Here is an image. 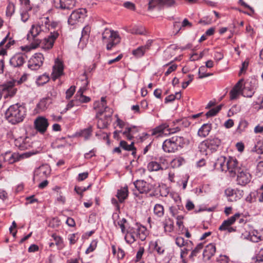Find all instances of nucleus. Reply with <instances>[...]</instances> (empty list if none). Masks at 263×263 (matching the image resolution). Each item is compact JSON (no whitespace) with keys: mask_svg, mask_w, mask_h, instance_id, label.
<instances>
[{"mask_svg":"<svg viewBox=\"0 0 263 263\" xmlns=\"http://www.w3.org/2000/svg\"><path fill=\"white\" fill-rule=\"evenodd\" d=\"M227 159L223 156H219L215 160L214 163V167L215 169L223 172L226 171L227 166Z\"/></svg>","mask_w":263,"mask_h":263,"instance_id":"aec40b11","label":"nucleus"},{"mask_svg":"<svg viewBox=\"0 0 263 263\" xmlns=\"http://www.w3.org/2000/svg\"><path fill=\"white\" fill-rule=\"evenodd\" d=\"M120 147L125 151H132L133 155H135L136 153L134 142H131L130 144H128L125 141L121 140L120 142Z\"/></svg>","mask_w":263,"mask_h":263,"instance_id":"393cba45","label":"nucleus"},{"mask_svg":"<svg viewBox=\"0 0 263 263\" xmlns=\"http://www.w3.org/2000/svg\"><path fill=\"white\" fill-rule=\"evenodd\" d=\"M75 90V86H71L66 92V98L69 99L73 96Z\"/></svg>","mask_w":263,"mask_h":263,"instance_id":"603ef678","label":"nucleus"},{"mask_svg":"<svg viewBox=\"0 0 263 263\" xmlns=\"http://www.w3.org/2000/svg\"><path fill=\"white\" fill-rule=\"evenodd\" d=\"M224 125V126L227 128H231L234 125V121L232 119H228L225 122Z\"/></svg>","mask_w":263,"mask_h":263,"instance_id":"774afa93","label":"nucleus"},{"mask_svg":"<svg viewBox=\"0 0 263 263\" xmlns=\"http://www.w3.org/2000/svg\"><path fill=\"white\" fill-rule=\"evenodd\" d=\"M49 81V77L46 74H43L42 76H40L38 79L37 82L39 84H43L46 83Z\"/></svg>","mask_w":263,"mask_h":263,"instance_id":"5fc2aeb1","label":"nucleus"},{"mask_svg":"<svg viewBox=\"0 0 263 263\" xmlns=\"http://www.w3.org/2000/svg\"><path fill=\"white\" fill-rule=\"evenodd\" d=\"M127 223V220L125 218H122L120 220L117 222L118 226L121 229V232L123 234H125L126 232V228L127 227L126 223Z\"/></svg>","mask_w":263,"mask_h":263,"instance_id":"ea45409f","label":"nucleus"},{"mask_svg":"<svg viewBox=\"0 0 263 263\" xmlns=\"http://www.w3.org/2000/svg\"><path fill=\"white\" fill-rule=\"evenodd\" d=\"M154 245V250L156 251H157V252L158 254H161L163 253V252L164 251V248H162L161 246H159L157 241H155Z\"/></svg>","mask_w":263,"mask_h":263,"instance_id":"6e6d98bb","label":"nucleus"},{"mask_svg":"<svg viewBox=\"0 0 263 263\" xmlns=\"http://www.w3.org/2000/svg\"><path fill=\"white\" fill-rule=\"evenodd\" d=\"M147 46H142L139 47L137 49L133 50L132 51L133 54L137 58H140L142 57L146 51Z\"/></svg>","mask_w":263,"mask_h":263,"instance_id":"c756f323","label":"nucleus"},{"mask_svg":"<svg viewBox=\"0 0 263 263\" xmlns=\"http://www.w3.org/2000/svg\"><path fill=\"white\" fill-rule=\"evenodd\" d=\"M154 213L158 217H162L164 215L163 206L160 204H156L154 208Z\"/></svg>","mask_w":263,"mask_h":263,"instance_id":"72a5a7b5","label":"nucleus"},{"mask_svg":"<svg viewBox=\"0 0 263 263\" xmlns=\"http://www.w3.org/2000/svg\"><path fill=\"white\" fill-rule=\"evenodd\" d=\"M240 110V107L237 105L233 106L229 110L228 116H232L235 114H236Z\"/></svg>","mask_w":263,"mask_h":263,"instance_id":"c03bdc74","label":"nucleus"},{"mask_svg":"<svg viewBox=\"0 0 263 263\" xmlns=\"http://www.w3.org/2000/svg\"><path fill=\"white\" fill-rule=\"evenodd\" d=\"M87 85L88 82H87L85 85L83 87H81L77 91L75 97L77 101H79L81 103H87L90 101V99L89 97L83 95L84 91L86 89Z\"/></svg>","mask_w":263,"mask_h":263,"instance_id":"6ab92c4d","label":"nucleus"},{"mask_svg":"<svg viewBox=\"0 0 263 263\" xmlns=\"http://www.w3.org/2000/svg\"><path fill=\"white\" fill-rule=\"evenodd\" d=\"M163 0H149L148 10L152 11L157 6H162Z\"/></svg>","mask_w":263,"mask_h":263,"instance_id":"2f4dec72","label":"nucleus"},{"mask_svg":"<svg viewBox=\"0 0 263 263\" xmlns=\"http://www.w3.org/2000/svg\"><path fill=\"white\" fill-rule=\"evenodd\" d=\"M69 240L70 244H74L76 242L78 238H76L75 234H72L69 235Z\"/></svg>","mask_w":263,"mask_h":263,"instance_id":"0e129e2a","label":"nucleus"},{"mask_svg":"<svg viewBox=\"0 0 263 263\" xmlns=\"http://www.w3.org/2000/svg\"><path fill=\"white\" fill-rule=\"evenodd\" d=\"M140 231L141 227L137 223L134 224L133 226H129L126 229L124 236L126 242L129 244L133 243L138 236L142 240H144L145 237L140 236Z\"/></svg>","mask_w":263,"mask_h":263,"instance_id":"39448f33","label":"nucleus"},{"mask_svg":"<svg viewBox=\"0 0 263 263\" xmlns=\"http://www.w3.org/2000/svg\"><path fill=\"white\" fill-rule=\"evenodd\" d=\"M128 196L127 186L121 188L118 190L117 197L120 202H122Z\"/></svg>","mask_w":263,"mask_h":263,"instance_id":"c85d7f7f","label":"nucleus"},{"mask_svg":"<svg viewBox=\"0 0 263 263\" xmlns=\"http://www.w3.org/2000/svg\"><path fill=\"white\" fill-rule=\"evenodd\" d=\"M97 243H98V242H97V241L96 240H92L91 241V242L90 243L89 247L86 250L85 253L86 254H88V253H89L90 252H93L95 250L96 247H97Z\"/></svg>","mask_w":263,"mask_h":263,"instance_id":"49530a36","label":"nucleus"},{"mask_svg":"<svg viewBox=\"0 0 263 263\" xmlns=\"http://www.w3.org/2000/svg\"><path fill=\"white\" fill-rule=\"evenodd\" d=\"M102 41L106 44V49L111 50L118 45L121 41V38L118 32L106 28L102 34Z\"/></svg>","mask_w":263,"mask_h":263,"instance_id":"f03ea898","label":"nucleus"},{"mask_svg":"<svg viewBox=\"0 0 263 263\" xmlns=\"http://www.w3.org/2000/svg\"><path fill=\"white\" fill-rule=\"evenodd\" d=\"M225 172H228L230 175L234 177L237 172L240 171L238 166V162L237 159L234 157H229L227 161V166Z\"/></svg>","mask_w":263,"mask_h":263,"instance_id":"9d476101","label":"nucleus"},{"mask_svg":"<svg viewBox=\"0 0 263 263\" xmlns=\"http://www.w3.org/2000/svg\"><path fill=\"white\" fill-rule=\"evenodd\" d=\"M241 91L233 87L230 92L231 100H234L237 98Z\"/></svg>","mask_w":263,"mask_h":263,"instance_id":"8fccbe9b","label":"nucleus"},{"mask_svg":"<svg viewBox=\"0 0 263 263\" xmlns=\"http://www.w3.org/2000/svg\"><path fill=\"white\" fill-rule=\"evenodd\" d=\"M29 17V14L27 11L23 12L21 13V19L23 22H26Z\"/></svg>","mask_w":263,"mask_h":263,"instance_id":"69168bd1","label":"nucleus"},{"mask_svg":"<svg viewBox=\"0 0 263 263\" xmlns=\"http://www.w3.org/2000/svg\"><path fill=\"white\" fill-rule=\"evenodd\" d=\"M204 69H205V67H204V66H201L199 68V71H198L199 75V78L202 79L203 78L207 77L213 75L212 73H210L202 72V70H203Z\"/></svg>","mask_w":263,"mask_h":263,"instance_id":"3c124183","label":"nucleus"},{"mask_svg":"<svg viewBox=\"0 0 263 263\" xmlns=\"http://www.w3.org/2000/svg\"><path fill=\"white\" fill-rule=\"evenodd\" d=\"M74 0H53V6L61 10H70L75 6Z\"/></svg>","mask_w":263,"mask_h":263,"instance_id":"f8f14e48","label":"nucleus"},{"mask_svg":"<svg viewBox=\"0 0 263 263\" xmlns=\"http://www.w3.org/2000/svg\"><path fill=\"white\" fill-rule=\"evenodd\" d=\"M254 149L258 154H263V140L257 142L254 146Z\"/></svg>","mask_w":263,"mask_h":263,"instance_id":"37998d69","label":"nucleus"},{"mask_svg":"<svg viewBox=\"0 0 263 263\" xmlns=\"http://www.w3.org/2000/svg\"><path fill=\"white\" fill-rule=\"evenodd\" d=\"M113 110L105 107L104 111H100L96 115V118H98L97 123V127L100 129H104L107 127L108 125L111 122V115Z\"/></svg>","mask_w":263,"mask_h":263,"instance_id":"20e7f679","label":"nucleus"},{"mask_svg":"<svg viewBox=\"0 0 263 263\" xmlns=\"http://www.w3.org/2000/svg\"><path fill=\"white\" fill-rule=\"evenodd\" d=\"M176 244L179 247H182L185 245L189 247V245H192V242L190 241L189 242L185 241L184 239L182 237H177L176 239Z\"/></svg>","mask_w":263,"mask_h":263,"instance_id":"e433bc0d","label":"nucleus"},{"mask_svg":"<svg viewBox=\"0 0 263 263\" xmlns=\"http://www.w3.org/2000/svg\"><path fill=\"white\" fill-rule=\"evenodd\" d=\"M222 105L217 106L215 108L211 109L206 113L207 117H212L215 116L221 109Z\"/></svg>","mask_w":263,"mask_h":263,"instance_id":"4c0bfd02","label":"nucleus"},{"mask_svg":"<svg viewBox=\"0 0 263 263\" xmlns=\"http://www.w3.org/2000/svg\"><path fill=\"white\" fill-rule=\"evenodd\" d=\"M44 60L42 53H35L28 61V67L32 70H37L43 65Z\"/></svg>","mask_w":263,"mask_h":263,"instance_id":"1a4fd4ad","label":"nucleus"},{"mask_svg":"<svg viewBox=\"0 0 263 263\" xmlns=\"http://www.w3.org/2000/svg\"><path fill=\"white\" fill-rule=\"evenodd\" d=\"M216 252V247L213 243H210L207 245L204 249L203 252V256L204 258L206 259H210L213 256Z\"/></svg>","mask_w":263,"mask_h":263,"instance_id":"5701e85b","label":"nucleus"},{"mask_svg":"<svg viewBox=\"0 0 263 263\" xmlns=\"http://www.w3.org/2000/svg\"><path fill=\"white\" fill-rule=\"evenodd\" d=\"M185 143L182 137L175 136L165 140L162 145L163 151L166 153H174Z\"/></svg>","mask_w":263,"mask_h":263,"instance_id":"7ed1b4c3","label":"nucleus"},{"mask_svg":"<svg viewBox=\"0 0 263 263\" xmlns=\"http://www.w3.org/2000/svg\"><path fill=\"white\" fill-rule=\"evenodd\" d=\"M147 168L148 171H157L160 170H162L160 164L156 161H152L148 164Z\"/></svg>","mask_w":263,"mask_h":263,"instance_id":"473e14b6","label":"nucleus"},{"mask_svg":"<svg viewBox=\"0 0 263 263\" xmlns=\"http://www.w3.org/2000/svg\"><path fill=\"white\" fill-rule=\"evenodd\" d=\"M15 11V6L12 3H9L7 9L6 14L7 16H11Z\"/></svg>","mask_w":263,"mask_h":263,"instance_id":"a19ab883","label":"nucleus"},{"mask_svg":"<svg viewBox=\"0 0 263 263\" xmlns=\"http://www.w3.org/2000/svg\"><path fill=\"white\" fill-rule=\"evenodd\" d=\"M221 144V140L217 138H209L200 143L199 148L202 152H205L208 149L215 151Z\"/></svg>","mask_w":263,"mask_h":263,"instance_id":"0eeeda50","label":"nucleus"},{"mask_svg":"<svg viewBox=\"0 0 263 263\" xmlns=\"http://www.w3.org/2000/svg\"><path fill=\"white\" fill-rule=\"evenodd\" d=\"M88 174L87 172L79 174L78 180L80 181H83L88 177Z\"/></svg>","mask_w":263,"mask_h":263,"instance_id":"e2e57ef3","label":"nucleus"},{"mask_svg":"<svg viewBox=\"0 0 263 263\" xmlns=\"http://www.w3.org/2000/svg\"><path fill=\"white\" fill-rule=\"evenodd\" d=\"M29 140L30 139L28 137H26L25 139L21 138L17 140L16 144L17 145L18 143H19L18 146L22 150L28 149L31 146Z\"/></svg>","mask_w":263,"mask_h":263,"instance_id":"bb28decb","label":"nucleus"},{"mask_svg":"<svg viewBox=\"0 0 263 263\" xmlns=\"http://www.w3.org/2000/svg\"><path fill=\"white\" fill-rule=\"evenodd\" d=\"M248 65H249V62L247 61V60L245 61L242 63V66H241L240 71L239 72V76H240L241 74H242V73H244L245 72L246 70L248 68Z\"/></svg>","mask_w":263,"mask_h":263,"instance_id":"4d7b16f0","label":"nucleus"},{"mask_svg":"<svg viewBox=\"0 0 263 263\" xmlns=\"http://www.w3.org/2000/svg\"><path fill=\"white\" fill-rule=\"evenodd\" d=\"M180 130V128L177 126L174 128L169 127L167 123H163L152 130V135L156 137H162L163 135H167L176 133Z\"/></svg>","mask_w":263,"mask_h":263,"instance_id":"423d86ee","label":"nucleus"},{"mask_svg":"<svg viewBox=\"0 0 263 263\" xmlns=\"http://www.w3.org/2000/svg\"><path fill=\"white\" fill-rule=\"evenodd\" d=\"M123 6L128 9H130L131 10H135V5L130 2H125L123 4Z\"/></svg>","mask_w":263,"mask_h":263,"instance_id":"13d9d810","label":"nucleus"},{"mask_svg":"<svg viewBox=\"0 0 263 263\" xmlns=\"http://www.w3.org/2000/svg\"><path fill=\"white\" fill-rule=\"evenodd\" d=\"M59 35V34L57 31H51L50 35L48 37H45L42 42H40L42 47L47 50L52 48L54 41Z\"/></svg>","mask_w":263,"mask_h":263,"instance_id":"4468645a","label":"nucleus"},{"mask_svg":"<svg viewBox=\"0 0 263 263\" xmlns=\"http://www.w3.org/2000/svg\"><path fill=\"white\" fill-rule=\"evenodd\" d=\"M248 237L251 241L258 242L263 240V231L253 230L249 233Z\"/></svg>","mask_w":263,"mask_h":263,"instance_id":"4be33fe9","label":"nucleus"},{"mask_svg":"<svg viewBox=\"0 0 263 263\" xmlns=\"http://www.w3.org/2000/svg\"><path fill=\"white\" fill-rule=\"evenodd\" d=\"M92 132V127L89 126L87 128H85L83 130H82L80 133V136L84 138L85 140L88 139L90 136L91 135V133Z\"/></svg>","mask_w":263,"mask_h":263,"instance_id":"f704fd0d","label":"nucleus"},{"mask_svg":"<svg viewBox=\"0 0 263 263\" xmlns=\"http://www.w3.org/2000/svg\"><path fill=\"white\" fill-rule=\"evenodd\" d=\"M48 99H43L40 101V102L37 104V107L39 109H40L42 111L45 110L48 106Z\"/></svg>","mask_w":263,"mask_h":263,"instance_id":"79ce46f5","label":"nucleus"},{"mask_svg":"<svg viewBox=\"0 0 263 263\" xmlns=\"http://www.w3.org/2000/svg\"><path fill=\"white\" fill-rule=\"evenodd\" d=\"M240 216L241 214L237 213L227 220H224L219 227V230L226 231L229 233L235 232L236 231V227H232V225Z\"/></svg>","mask_w":263,"mask_h":263,"instance_id":"6e6552de","label":"nucleus"},{"mask_svg":"<svg viewBox=\"0 0 263 263\" xmlns=\"http://www.w3.org/2000/svg\"><path fill=\"white\" fill-rule=\"evenodd\" d=\"M52 237L53 238L54 241H55V245L57 246H60L62 243V240L61 238L58 236H57L55 234H52Z\"/></svg>","mask_w":263,"mask_h":263,"instance_id":"680f3d73","label":"nucleus"},{"mask_svg":"<svg viewBox=\"0 0 263 263\" xmlns=\"http://www.w3.org/2000/svg\"><path fill=\"white\" fill-rule=\"evenodd\" d=\"M256 103L259 105L258 109H263V91L259 92Z\"/></svg>","mask_w":263,"mask_h":263,"instance_id":"a18cd8bd","label":"nucleus"},{"mask_svg":"<svg viewBox=\"0 0 263 263\" xmlns=\"http://www.w3.org/2000/svg\"><path fill=\"white\" fill-rule=\"evenodd\" d=\"M123 57V55L122 54H120L119 55L117 58L115 59L110 60L108 61V64L109 65L112 64L114 63L117 62L119 61Z\"/></svg>","mask_w":263,"mask_h":263,"instance_id":"338daca9","label":"nucleus"},{"mask_svg":"<svg viewBox=\"0 0 263 263\" xmlns=\"http://www.w3.org/2000/svg\"><path fill=\"white\" fill-rule=\"evenodd\" d=\"M25 107L18 103L11 105L6 111L5 116L8 121L15 124L23 121L26 116Z\"/></svg>","mask_w":263,"mask_h":263,"instance_id":"f257e3e1","label":"nucleus"},{"mask_svg":"<svg viewBox=\"0 0 263 263\" xmlns=\"http://www.w3.org/2000/svg\"><path fill=\"white\" fill-rule=\"evenodd\" d=\"M85 13L86 10L84 9H79L73 11L68 18V23L71 25L77 24L84 17Z\"/></svg>","mask_w":263,"mask_h":263,"instance_id":"ddd939ff","label":"nucleus"},{"mask_svg":"<svg viewBox=\"0 0 263 263\" xmlns=\"http://www.w3.org/2000/svg\"><path fill=\"white\" fill-rule=\"evenodd\" d=\"M238 173L237 182L241 185H245L249 183L251 179V175L247 170H242Z\"/></svg>","mask_w":263,"mask_h":263,"instance_id":"a211bd4d","label":"nucleus"},{"mask_svg":"<svg viewBox=\"0 0 263 263\" xmlns=\"http://www.w3.org/2000/svg\"><path fill=\"white\" fill-rule=\"evenodd\" d=\"M34 126L35 129L41 134H44L47 130L49 126V123L47 119L43 117L39 116L37 117L34 121Z\"/></svg>","mask_w":263,"mask_h":263,"instance_id":"9b49d317","label":"nucleus"},{"mask_svg":"<svg viewBox=\"0 0 263 263\" xmlns=\"http://www.w3.org/2000/svg\"><path fill=\"white\" fill-rule=\"evenodd\" d=\"M64 66L62 61L59 59H56L54 64L52 67V72L51 77L53 80L60 78L64 74Z\"/></svg>","mask_w":263,"mask_h":263,"instance_id":"f3484780","label":"nucleus"},{"mask_svg":"<svg viewBox=\"0 0 263 263\" xmlns=\"http://www.w3.org/2000/svg\"><path fill=\"white\" fill-rule=\"evenodd\" d=\"M41 33V28H40L38 24L32 25L29 33L28 34V38L29 37L30 35H31L32 37L34 38Z\"/></svg>","mask_w":263,"mask_h":263,"instance_id":"7c9ffc66","label":"nucleus"},{"mask_svg":"<svg viewBox=\"0 0 263 263\" xmlns=\"http://www.w3.org/2000/svg\"><path fill=\"white\" fill-rule=\"evenodd\" d=\"M14 82H9L7 84H5V89L8 90L9 93L11 96H13L15 94L17 89L16 88H13Z\"/></svg>","mask_w":263,"mask_h":263,"instance_id":"c9c22d12","label":"nucleus"},{"mask_svg":"<svg viewBox=\"0 0 263 263\" xmlns=\"http://www.w3.org/2000/svg\"><path fill=\"white\" fill-rule=\"evenodd\" d=\"M90 185H89L87 187H79V186H76L74 187V191L77 192V194H80L82 195V194L83 192H85L87 190V189L90 186Z\"/></svg>","mask_w":263,"mask_h":263,"instance_id":"052dcab7","label":"nucleus"},{"mask_svg":"<svg viewBox=\"0 0 263 263\" xmlns=\"http://www.w3.org/2000/svg\"><path fill=\"white\" fill-rule=\"evenodd\" d=\"M48 17L45 18L44 20L42 21V23H39L38 25L41 28V32H47L54 27V24H49L48 22Z\"/></svg>","mask_w":263,"mask_h":263,"instance_id":"b1692460","label":"nucleus"},{"mask_svg":"<svg viewBox=\"0 0 263 263\" xmlns=\"http://www.w3.org/2000/svg\"><path fill=\"white\" fill-rule=\"evenodd\" d=\"M256 174L259 176L263 175V161H260L258 163L256 168Z\"/></svg>","mask_w":263,"mask_h":263,"instance_id":"864d4df0","label":"nucleus"},{"mask_svg":"<svg viewBox=\"0 0 263 263\" xmlns=\"http://www.w3.org/2000/svg\"><path fill=\"white\" fill-rule=\"evenodd\" d=\"M50 173V167L48 165H42L36 169L35 175L41 178L47 177Z\"/></svg>","mask_w":263,"mask_h":263,"instance_id":"412c9836","label":"nucleus"},{"mask_svg":"<svg viewBox=\"0 0 263 263\" xmlns=\"http://www.w3.org/2000/svg\"><path fill=\"white\" fill-rule=\"evenodd\" d=\"M137 191L140 194L148 193L152 189V185L143 180H138L133 183Z\"/></svg>","mask_w":263,"mask_h":263,"instance_id":"dca6fc26","label":"nucleus"},{"mask_svg":"<svg viewBox=\"0 0 263 263\" xmlns=\"http://www.w3.org/2000/svg\"><path fill=\"white\" fill-rule=\"evenodd\" d=\"M203 245L202 243H199L196 248L192 251L191 255H190V258H193L195 256L199 253L200 250L203 248Z\"/></svg>","mask_w":263,"mask_h":263,"instance_id":"58836bf2","label":"nucleus"},{"mask_svg":"<svg viewBox=\"0 0 263 263\" xmlns=\"http://www.w3.org/2000/svg\"><path fill=\"white\" fill-rule=\"evenodd\" d=\"M211 125L210 124H204L198 130V135L201 137H205L209 134L211 130Z\"/></svg>","mask_w":263,"mask_h":263,"instance_id":"a878e982","label":"nucleus"},{"mask_svg":"<svg viewBox=\"0 0 263 263\" xmlns=\"http://www.w3.org/2000/svg\"><path fill=\"white\" fill-rule=\"evenodd\" d=\"M8 36H6L1 42H0V55H4L7 53V50L5 48H1L2 46L5 44L7 41Z\"/></svg>","mask_w":263,"mask_h":263,"instance_id":"09e8293b","label":"nucleus"},{"mask_svg":"<svg viewBox=\"0 0 263 263\" xmlns=\"http://www.w3.org/2000/svg\"><path fill=\"white\" fill-rule=\"evenodd\" d=\"M163 225L165 232H171L174 230V221L170 218H165L163 221Z\"/></svg>","mask_w":263,"mask_h":263,"instance_id":"cd10ccee","label":"nucleus"},{"mask_svg":"<svg viewBox=\"0 0 263 263\" xmlns=\"http://www.w3.org/2000/svg\"><path fill=\"white\" fill-rule=\"evenodd\" d=\"M27 58L25 53H17L10 59V64L13 67H20L26 62Z\"/></svg>","mask_w":263,"mask_h":263,"instance_id":"2eb2a0df","label":"nucleus"},{"mask_svg":"<svg viewBox=\"0 0 263 263\" xmlns=\"http://www.w3.org/2000/svg\"><path fill=\"white\" fill-rule=\"evenodd\" d=\"M177 5L175 0H163L162 6L167 7H175Z\"/></svg>","mask_w":263,"mask_h":263,"instance_id":"de8ad7c7","label":"nucleus"},{"mask_svg":"<svg viewBox=\"0 0 263 263\" xmlns=\"http://www.w3.org/2000/svg\"><path fill=\"white\" fill-rule=\"evenodd\" d=\"M177 67V66L176 64H173L171 65L167 69V71L165 72V76H167L168 75H169L171 72L175 71Z\"/></svg>","mask_w":263,"mask_h":263,"instance_id":"bf43d9fd","label":"nucleus"}]
</instances>
